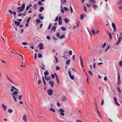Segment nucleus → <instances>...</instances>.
Returning <instances> with one entry per match:
<instances>
[{
  "instance_id": "4468645a",
  "label": "nucleus",
  "mask_w": 122,
  "mask_h": 122,
  "mask_svg": "<svg viewBox=\"0 0 122 122\" xmlns=\"http://www.w3.org/2000/svg\"><path fill=\"white\" fill-rule=\"evenodd\" d=\"M2 106L3 110L5 111L7 108L6 107L3 103L2 104Z\"/></svg>"
},
{
  "instance_id": "09e8293b",
  "label": "nucleus",
  "mask_w": 122,
  "mask_h": 122,
  "mask_svg": "<svg viewBox=\"0 0 122 122\" xmlns=\"http://www.w3.org/2000/svg\"><path fill=\"white\" fill-rule=\"evenodd\" d=\"M13 14L14 16H15L16 14V13L15 11H13Z\"/></svg>"
},
{
  "instance_id": "c85d7f7f",
  "label": "nucleus",
  "mask_w": 122,
  "mask_h": 122,
  "mask_svg": "<svg viewBox=\"0 0 122 122\" xmlns=\"http://www.w3.org/2000/svg\"><path fill=\"white\" fill-rule=\"evenodd\" d=\"M93 7L94 10H95L96 8L98 7V6L96 5H93Z\"/></svg>"
},
{
  "instance_id": "4d7b16f0",
  "label": "nucleus",
  "mask_w": 122,
  "mask_h": 122,
  "mask_svg": "<svg viewBox=\"0 0 122 122\" xmlns=\"http://www.w3.org/2000/svg\"><path fill=\"white\" fill-rule=\"evenodd\" d=\"M70 9L71 11V13H72L73 12V10L72 9V8L71 7V6L70 7Z\"/></svg>"
},
{
  "instance_id": "58836bf2",
  "label": "nucleus",
  "mask_w": 122,
  "mask_h": 122,
  "mask_svg": "<svg viewBox=\"0 0 122 122\" xmlns=\"http://www.w3.org/2000/svg\"><path fill=\"white\" fill-rule=\"evenodd\" d=\"M31 19V17H30L27 20V21H26L27 23H28L29 22L30 20Z\"/></svg>"
},
{
  "instance_id": "774afa93",
  "label": "nucleus",
  "mask_w": 122,
  "mask_h": 122,
  "mask_svg": "<svg viewBox=\"0 0 122 122\" xmlns=\"http://www.w3.org/2000/svg\"><path fill=\"white\" fill-rule=\"evenodd\" d=\"M58 16H57L56 17V19H55V21H56L58 20Z\"/></svg>"
},
{
  "instance_id": "1a4fd4ad",
  "label": "nucleus",
  "mask_w": 122,
  "mask_h": 122,
  "mask_svg": "<svg viewBox=\"0 0 122 122\" xmlns=\"http://www.w3.org/2000/svg\"><path fill=\"white\" fill-rule=\"evenodd\" d=\"M112 27L113 28L114 31L116 30V26L115 24L114 23H112Z\"/></svg>"
},
{
  "instance_id": "7c9ffc66",
  "label": "nucleus",
  "mask_w": 122,
  "mask_h": 122,
  "mask_svg": "<svg viewBox=\"0 0 122 122\" xmlns=\"http://www.w3.org/2000/svg\"><path fill=\"white\" fill-rule=\"evenodd\" d=\"M110 47V46L109 45H108V46L106 48L105 51V52H106Z\"/></svg>"
},
{
  "instance_id": "393cba45",
  "label": "nucleus",
  "mask_w": 122,
  "mask_h": 122,
  "mask_svg": "<svg viewBox=\"0 0 122 122\" xmlns=\"http://www.w3.org/2000/svg\"><path fill=\"white\" fill-rule=\"evenodd\" d=\"M70 59H69L66 62V64L67 65H69L70 62Z\"/></svg>"
},
{
  "instance_id": "f03ea898",
  "label": "nucleus",
  "mask_w": 122,
  "mask_h": 122,
  "mask_svg": "<svg viewBox=\"0 0 122 122\" xmlns=\"http://www.w3.org/2000/svg\"><path fill=\"white\" fill-rule=\"evenodd\" d=\"M59 112L60 113V115H61L62 116L64 115L65 114L64 113L65 112V111L63 109L61 108L59 109Z\"/></svg>"
},
{
  "instance_id": "13d9d810",
  "label": "nucleus",
  "mask_w": 122,
  "mask_h": 122,
  "mask_svg": "<svg viewBox=\"0 0 122 122\" xmlns=\"http://www.w3.org/2000/svg\"><path fill=\"white\" fill-rule=\"evenodd\" d=\"M22 97V95H20L18 96V98L19 99L21 100V98Z\"/></svg>"
},
{
  "instance_id": "f704fd0d",
  "label": "nucleus",
  "mask_w": 122,
  "mask_h": 122,
  "mask_svg": "<svg viewBox=\"0 0 122 122\" xmlns=\"http://www.w3.org/2000/svg\"><path fill=\"white\" fill-rule=\"evenodd\" d=\"M13 112V110L10 109H9L8 110V112L10 113H11Z\"/></svg>"
},
{
  "instance_id": "412c9836",
  "label": "nucleus",
  "mask_w": 122,
  "mask_h": 122,
  "mask_svg": "<svg viewBox=\"0 0 122 122\" xmlns=\"http://www.w3.org/2000/svg\"><path fill=\"white\" fill-rule=\"evenodd\" d=\"M41 78H39L38 80V84L39 85L41 82Z\"/></svg>"
},
{
  "instance_id": "f257e3e1",
  "label": "nucleus",
  "mask_w": 122,
  "mask_h": 122,
  "mask_svg": "<svg viewBox=\"0 0 122 122\" xmlns=\"http://www.w3.org/2000/svg\"><path fill=\"white\" fill-rule=\"evenodd\" d=\"M25 4L24 3L22 5V6L20 7H18L17 8V9H20L22 10H23L24 8H25Z\"/></svg>"
},
{
  "instance_id": "052dcab7",
  "label": "nucleus",
  "mask_w": 122,
  "mask_h": 122,
  "mask_svg": "<svg viewBox=\"0 0 122 122\" xmlns=\"http://www.w3.org/2000/svg\"><path fill=\"white\" fill-rule=\"evenodd\" d=\"M51 76L52 79L54 78L55 77V75L53 74H52L51 75Z\"/></svg>"
},
{
  "instance_id": "c756f323",
  "label": "nucleus",
  "mask_w": 122,
  "mask_h": 122,
  "mask_svg": "<svg viewBox=\"0 0 122 122\" xmlns=\"http://www.w3.org/2000/svg\"><path fill=\"white\" fill-rule=\"evenodd\" d=\"M70 79L72 80H73L74 79V76L73 75H71L70 76Z\"/></svg>"
},
{
  "instance_id": "cd10ccee",
  "label": "nucleus",
  "mask_w": 122,
  "mask_h": 122,
  "mask_svg": "<svg viewBox=\"0 0 122 122\" xmlns=\"http://www.w3.org/2000/svg\"><path fill=\"white\" fill-rule=\"evenodd\" d=\"M18 93V92L17 91H15L14 92H13L12 93V94L13 95H15L17 94Z\"/></svg>"
},
{
  "instance_id": "3c124183",
  "label": "nucleus",
  "mask_w": 122,
  "mask_h": 122,
  "mask_svg": "<svg viewBox=\"0 0 122 122\" xmlns=\"http://www.w3.org/2000/svg\"><path fill=\"white\" fill-rule=\"evenodd\" d=\"M88 72L89 74H90L92 76V71L91 70H89L88 71Z\"/></svg>"
},
{
  "instance_id": "37998d69",
  "label": "nucleus",
  "mask_w": 122,
  "mask_h": 122,
  "mask_svg": "<svg viewBox=\"0 0 122 122\" xmlns=\"http://www.w3.org/2000/svg\"><path fill=\"white\" fill-rule=\"evenodd\" d=\"M60 35V33L58 32L56 34V36L58 38L60 37H59Z\"/></svg>"
},
{
  "instance_id": "864d4df0",
  "label": "nucleus",
  "mask_w": 122,
  "mask_h": 122,
  "mask_svg": "<svg viewBox=\"0 0 122 122\" xmlns=\"http://www.w3.org/2000/svg\"><path fill=\"white\" fill-rule=\"evenodd\" d=\"M84 10L85 12H86V7L85 6H84Z\"/></svg>"
},
{
  "instance_id": "4be33fe9",
  "label": "nucleus",
  "mask_w": 122,
  "mask_h": 122,
  "mask_svg": "<svg viewBox=\"0 0 122 122\" xmlns=\"http://www.w3.org/2000/svg\"><path fill=\"white\" fill-rule=\"evenodd\" d=\"M80 19L81 20H83L84 17V15L82 14H81L80 16Z\"/></svg>"
},
{
  "instance_id": "39448f33",
  "label": "nucleus",
  "mask_w": 122,
  "mask_h": 122,
  "mask_svg": "<svg viewBox=\"0 0 122 122\" xmlns=\"http://www.w3.org/2000/svg\"><path fill=\"white\" fill-rule=\"evenodd\" d=\"M122 40V37H119L118 39V41L116 44V45H117L120 43V42Z\"/></svg>"
},
{
  "instance_id": "4c0bfd02",
  "label": "nucleus",
  "mask_w": 122,
  "mask_h": 122,
  "mask_svg": "<svg viewBox=\"0 0 122 122\" xmlns=\"http://www.w3.org/2000/svg\"><path fill=\"white\" fill-rule=\"evenodd\" d=\"M51 23H50L48 27V29H51Z\"/></svg>"
},
{
  "instance_id": "0e129e2a",
  "label": "nucleus",
  "mask_w": 122,
  "mask_h": 122,
  "mask_svg": "<svg viewBox=\"0 0 122 122\" xmlns=\"http://www.w3.org/2000/svg\"><path fill=\"white\" fill-rule=\"evenodd\" d=\"M9 12L10 13V14L11 15H12V13H13L12 12V11L10 10H8Z\"/></svg>"
},
{
  "instance_id": "338daca9",
  "label": "nucleus",
  "mask_w": 122,
  "mask_h": 122,
  "mask_svg": "<svg viewBox=\"0 0 122 122\" xmlns=\"http://www.w3.org/2000/svg\"><path fill=\"white\" fill-rule=\"evenodd\" d=\"M46 38H47V39L48 40H50V39H51V38H50V37L48 36H46Z\"/></svg>"
},
{
  "instance_id": "a211bd4d",
  "label": "nucleus",
  "mask_w": 122,
  "mask_h": 122,
  "mask_svg": "<svg viewBox=\"0 0 122 122\" xmlns=\"http://www.w3.org/2000/svg\"><path fill=\"white\" fill-rule=\"evenodd\" d=\"M13 98L14 99V100L15 102H17V100L16 98V97H15V96L12 94H11Z\"/></svg>"
},
{
  "instance_id": "0eeeda50",
  "label": "nucleus",
  "mask_w": 122,
  "mask_h": 122,
  "mask_svg": "<svg viewBox=\"0 0 122 122\" xmlns=\"http://www.w3.org/2000/svg\"><path fill=\"white\" fill-rule=\"evenodd\" d=\"M90 3L92 4H95L97 3L96 1L94 0H89Z\"/></svg>"
},
{
  "instance_id": "2f4dec72",
  "label": "nucleus",
  "mask_w": 122,
  "mask_h": 122,
  "mask_svg": "<svg viewBox=\"0 0 122 122\" xmlns=\"http://www.w3.org/2000/svg\"><path fill=\"white\" fill-rule=\"evenodd\" d=\"M11 88H12L14 89V90H15L17 91H18L19 90L18 89H17L14 86H12L11 87Z\"/></svg>"
},
{
  "instance_id": "ea45409f",
  "label": "nucleus",
  "mask_w": 122,
  "mask_h": 122,
  "mask_svg": "<svg viewBox=\"0 0 122 122\" xmlns=\"http://www.w3.org/2000/svg\"><path fill=\"white\" fill-rule=\"evenodd\" d=\"M42 57L41 54V53H40L38 55V57L39 58H41Z\"/></svg>"
},
{
  "instance_id": "9b49d317",
  "label": "nucleus",
  "mask_w": 122,
  "mask_h": 122,
  "mask_svg": "<svg viewBox=\"0 0 122 122\" xmlns=\"http://www.w3.org/2000/svg\"><path fill=\"white\" fill-rule=\"evenodd\" d=\"M107 34L109 36H110V39H111L112 38V36L111 34L108 31H107Z\"/></svg>"
},
{
  "instance_id": "e433bc0d",
  "label": "nucleus",
  "mask_w": 122,
  "mask_h": 122,
  "mask_svg": "<svg viewBox=\"0 0 122 122\" xmlns=\"http://www.w3.org/2000/svg\"><path fill=\"white\" fill-rule=\"evenodd\" d=\"M106 45V43H104L102 45V48H104L105 47Z\"/></svg>"
},
{
  "instance_id": "e2e57ef3",
  "label": "nucleus",
  "mask_w": 122,
  "mask_h": 122,
  "mask_svg": "<svg viewBox=\"0 0 122 122\" xmlns=\"http://www.w3.org/2000/svg\"><path fill=\"white\" fill-rule=\"evenodd\" d=\"M9 12L10 13V14L11 15H12V13H13L12 12V11L10 10H8Z\"/></svg>"
},
{
  "instance_id": "6e6d98bb",
  "label": "nucleus",
  "mask_w": 122,
  "mask_h": 122,
  "mask_svg": "<svg viewBox=\"0 0 122 122\" xmlns=\"http://www.w3.org/2000/svg\"><path fill=\"white\" fill-rule=\"evenodd\" d=\"M61 6L62 7V9H61V12H62V13L63 14L64 13V11L63 10V9L62 8V6Z\"/></svg>"
},
{
  "instance_id": "8fccbe9b",
  "label": "nucleus",
  "mask_w": 122,
  "mask_h": 122,
  "mask_svg": "<svg viewBox=\"0 0 122 122\" xmlns=\"http://www.w3.org/2000/svg\"><path fill=\"white\" fill-rule=\"evenodd\" d=\"M56 70H59L60 69V67H58L57 66L56 67Z\"/></svg>"
},
{
  "instance_id": "20e7f679",
  "label": "nucleus",
  "mask_w": 122,
  "mask_h": 122,
  "mask_svg": "<svg viewBox=\"0 0 122 122\" xmlns=\"http://www.w3.org/2000/svg\"><path fill=\"white\" fill-rule=\"evenodd\" d=\"M49 83L51 87H53L54 85L53 81H49Z\"/></svg>"
},
{
  "instance_id": "b1692460",
  "label": "nucleus",
  "mask_w": 122,
  "mask_h": 122,
  "mask_svg": "<svg viewBox=\"0 0 122 122\" xmlns=\"http://www.w3.org/2000/svg\"><path fill=\"white\" fill-rule=\"evenodd\" d=\"M65 35L64 34L62 35L59 37V39H62L65 37Z\"/></svg>"
},
{
  "instance_id": "ddd939ff",
  "label": "nucleus",
  "mask_w": 122,
  "mask_h": 122,
  "mask_svg": "<svg viewBox=\"0 0 122 122\" xmlns=\"http://www.w3.org/2000/svg\"><path fill=\"white\" fill-rule=\"evenodd\" d=\"M42 79L43 81V82H44V86L45 87V86H46V81L44 80V78L43 76H42Z\"/></svg>"
},
{
  "instance_id": "dca6fc26",
  "label": "nucleus",
  "mask_w": 122,
  "mask_h": 122,
  "mask_svg": "<svg viewBox=\"0 0 122 122\" xmlns=\"http://www.w3.org/2000/svg\"><path fill=\"white\" fill-rule=\"evenodd\" d=\"M6 76L7 79L8 80L10 81L12 83H14L10 79L9 77L7 75H6Z\"/></svg>"
},
{
  "instance_id": "9d476101",
  "label": "nucleus",
  "mask_w": 122,
  "mask_h": 122,
  "mask_svg": "<svg viewBox=\"0 0 122 122\" xmlns=\"http://www.w3.org/2000/svg\"><path fill=\"white\" fill-rule=\"evenodd\" d=\"M44 74L45 75V76H46L49 74V73L46 70L44 72Z\"/></svg>"
},
{
  "instance_id": "7ed1b4c3",
  "label": "nucleus",
  "mask_w": 122,
  "mask_h": 122,
  "mask_svg": "<svg viewBox=\"0 0 122 122\" xmlns=\"http://www.w3.org/2000/svg\"><path fill=\"white\" fill-rule=\"evenodd\" d=\"M48 94L50 96L51 95L53 94V91L51 89L48 90L47 91Z\"/></svg>"
},
{
  "instance_id": "5701e85b",
  "label": "nucleus",
  "mask_w": 122,
  "mask_h": 122,
  "mask_svg": "<svg viewBox=\"0 0 122 122\" xmlns=\"http://www.w3.org/2000/svg\"><path fill=\"white\" fill-rule=\"evenodd\" d=\"M64 21L65 23H68V22H69V20L65 18L64 19Z\"/></svg>"
},
{
  "instance_id": "6e6552de",
  "label": "nucleus",
  "mask_w": 122,
  "mask_h": 122,
  "mask_svg": "<svg viewBox=\"0 0 122 122\" xmlns=\"http://www.w3.org/2000/svg\"><path fill=\"white\" fill-rule=\"evenodd\" d=\"M23 119L24 120L25 122L27 121V118L26 115H23Z\"/></svg>"
},
{
  "instance_id": "680f3d73",
  "label": "nucleus",
  "mask_w": 122,
  "mask_h": 122,
  "mask_svg": "<svg viewBox=\"0 0 122 122\" xmlns=\"http://www.w3.org/2000/svg\"><path fill=\"white\" fill-rule=\"evenodd\" d=\"M9 12L10 13V14L11 15H12V13H13L12 12V11L10 10H8Z\"/></svg>"
},
{
  "instance_id": "6ab92c4d",
  "label": "nucleus",
  "mask_w": 122,
  "mask_h": 122,
  "mask_svg": "<svg viewBox=\"0 0 122 122\" xmlns=\"http://www.w3.org/2000/svg\"><path fill=\"white\" fill-rule=\"evenodd\" d=\"M44 8L42 7H40L39 9V10L40 12H42V10H44Z\"/></svg>"
},
{
  "instance_id": "603ef678",
  "label": "nucleus",
  "mask_w": 122,
  "mask_h": 122,
  "mask_svg": "<svg viewBox=\"0 0 122 122\" xmlns=\"http://www.w3.org/2000/svg\"><path fill=\"white\" fill-rule=\"evenodd\" d=\"M55 58L56 59V63H58V60L57 59V58L56 56H55Z\"/></svg>"
},
{
  "instance_id": "f3484780",
  "label": "nucleus",
  "mask_w": 122,
  "mask_h": 122,
  "mask_svg": "<svg viewBox=\"0 0 122 122\" xmlns=\"http://www.w3.org/2000/svg\"><path fill=\"white\" fill-rule=\"evenodd\" d=\"M12 52L13 53H15L16 54H18L20 56H21L22 57V60H23V61H24L23 57V56H22V55H20L18 53H15V52Z\"/></svg>"
},
{
  "instance_id": "c03bdc74",
  "label": "nucleus",
  "mask_w": 122,
  "mask_h": 122,
  "mask_svg": "<svg viewBox=\"0 0 122 122\" xmlns=\"http://www.w3.org/2000/svg\"><path fill=\"white\" fill-rule=\"evenodd\" d=\"M63 9L66 11H67L68 10V9L66 7H63Z\"/></svg>"
},
{
  "instance_id": "f8f14e48",
  "label": "nucleus",
  "mask_w": 122,
  "mask_h": 122,
  "mask_svg": "<svg viewBox=\"0 0 122 122\" xmlns=\"http://www.w3.org/2000/svg\"><path fill=\"white\" fill-rule=\"evenodd\" d=\"M15 24L17 26H19L20 24V23L15 21L14 22Z\"/></svg>"
},
{
  "instance_id": "bb28decb",
  "label": "nucleus",
  "mask_w": 122,
  "mask_h": 122,
  "mask_svg": "<svg viewBox=\"0 0 122 122\" xmlns=\"http://www.w3.org/2000/svg\"><path fill=\"white\" fill-rule=\"evenodd\" d=\"M62 101H66V98L64 96H63L62 98Z\"/></svg>"
},
{
  "instance_id": "a18cd8bd",
  "label": "nucleus",
  "mask_w": 122,
  "mask_h": 122,
  "mask_svg": "<svg viewBox=\"0 0 122 122\" xmlns=\"http://www.w3.org/2000/svg\"><path fill=\"white\" fill-rule=\"evenodd\" d=\"M36 5L35 4L33 6V7L34 8V9L35 10H36Z\"/></svg>"
},
{
  "instance_id": "aec40b11",
  "label": "nucleus",
  "mask_w": 122,
  "mask_h": 122,
  "mask_svg": "<svg viewBox=\"0 0 122 122\" xmlns=\"http://www.w3.org/2000/svg\"><path fill=\"white\" fill-rule=\"evenodd\" d=\"M39 18L41 20H43L44 18V17L43 16H41V15L40 14L39 15Z\"/></svg>"
},
{
  "instance_id": "72a5a7b5",
  "label": "nucleus",
  "mask_w": 122,
  "mask_h": 122,
  "mask_svg": "<svg viewBox=\"0 0 122 122\" xmlns=\"http://www.w3.org/2000/svg\"><path fill=\"white\" fill-rule=\"evenodd\" d=\"M36 22H37V23H38L41 22V21L39 19H37L36 20Z\"/></svg>"
},
{
  "instance_id": "2eb2a0df",
  "label": "nucleus",
  "mask_w": 122,
  "mask_h": 122,
  "mask_svg": "<svg viewBox=\"0 0 122 122\" xmlns=\"http://www.w3.org/2000/svg\"><path fill=\"white\" fill-rule=\"evenodd\" d=\"M56 26L55 25L53 26L51 29V31H52L54 30V32H55L56 30Z\"/></svg>"
},
{
  "instance_id": "de8ad7c7",
  "label": "nucleus",
  "mask_w": 122,
  "mask_h": 122,
  "mask_svg": "<svg viewBox=\"0 0 122 122\" xmlns=\"http://www.w3.org/2000/svg\"><path fill=\"white\" fill-rule=\"evenodd\" d=\"M17 10H18V11L17 10V12H20L22 11L23 10H20V9H17Z\"/></svg>"
},
{
  "instance_id": "49530a36",
  "label": "nucleus",
  "mask_w": 122,
  "mask_h": 122,
  "mask_svg": "<svg viewBox=\"0 0 122 122\" xmlns=\"http://www.w3.org/2000/svg\"><path fill=\"white\" fill-rule=\"evenodd\" d=\"M117 90L118 92H120V88L119 87H117Z\"/></svg>"
},
{
  "instance_id": "423d86ee",
  "label": "nucleus",
  "mask_w": 122,
  "mask_h": 122,
  "mask_svg": "<svg viewBox=\"0 0 122 122\" xmlns=\"http://www.w3.org/2000/svg\"><path fill=\"white\" fill-rule=\"evenodd\" d=\"M51 77L50 76H45V79L46 81H49L50 80Z\"/></svg>"
},
{
  "instance_id": "473e14b6",
  "label": "nucleus",
  "mask_w": 122,
  "mask_h": 122,
  "mask_svg": "<svg viewBox=\"0 0 122 122\" xmlns=\"http://www.w3.org/2000/svg\"><path fill=\"white\" fill-rule=\"evenodd\" d=\"M61 29L63 31H65L66 30V28L64 27H61Z\"/></svg>"
},
{
  "instance_id": "5fc2aeb1",
  "label": "nucleus",
  "mask_w": 122,
  "mask_h": 122,
  "mask_svg": "<svg viewBox=\"0 0 122 122\" xmlns=\"http://www.w3.org/2000/svg\"><path fill=\"white\" fill-rule=\"evenodd\" d=\"M27 44V43L26 42H23L22 43V44L24 45H26Z\"/></svg>"
},
{
  "instance_id": "a19ab883",
  "label": "nucleus",
  "mask_w": 122,
  "mask_h": 122,
  "mask_svg": "<svg viewBox=\"0 0 122 122\" xmlns=\"http://www.w3.org/2000/svg\"><path fill=\"white\" fill-rule=\"evenodd\" d=\"M92 33L93 35H94L95 33V30H92Z\"/></svg>"
},
{
  "instance_id": "bf43d9fd",
  "label": "nucleus",
  "mask_w": 122,
  "mask_h": 122,
  "mask_svg": "<svg viewBox=\"0 0 122 122\" xmlns=\"http://www.w3.org/2000/svg\"><path fill=\"white\" fill-rule=\"evenodd\" d=\"M69 55H71L72 53V51L71 50L70 51H69Z\"/></svg>"
},
{
  "instance_id": "79ce46f5",
  "label": "nucleus",
  "mask_w": 122,
  "mask_h": 122,
  "mask_svg": "<svg viewBox=\"0 0 122 122\" xmlns=\"http://www.w3.org/2000/svg\"><path fill=\"white\" fill-rule=\"evenodd\" d=\"M86 5L88 7H89L90 6H91V4H88L87 3L86 4Z\"/></svg>"
},
{
  "instance_id": "c9c22d12",
  "label": "nucleus",
  "mask_w": 122,
  "mask_h": 122,
  "mask_svg": "<svg viewBox=\"0 0 122 122\" xmlns=\"http://www.w3.org/2000/svg\"><path fill=\"white\" fill-rule=\"evenodd\" d=\"M43 45L41 43V42L39 43V45L38 46V47H40L42 46Z\"/></svg>"
},
{
  "instance_id": "a878e982",
  "label": "nucleus",
  "mask_w": 122,
  "mask_h": 122,
  "mask_svg": "<svg viewBox=\"0 0 122 122\" xmlns=\"http://www.w3.org/2000/svg\"><path fill=\"white\" fill-rule=\"evenodd\" d=\"M49 110L52 111L53 112H55V110L52 108V107H51V108L49 109Z\"/></svg>"
},
{
  "instance_id": "69168bd1",
  "label": "nucleus",
  "mask_w": 122,
  "mask_h": 122,
  "mask_svg": "<svg viewBox=\"0 0 122 122\" xmlns=\"http://www.w3.org/2000/svg\"><path fill=\"white\" fill-rule=\"evenodd\" d=\"M68 74L69 76L71 75V72L70 71H69L68 72Z\"/></svg>"
}]
</instances>
